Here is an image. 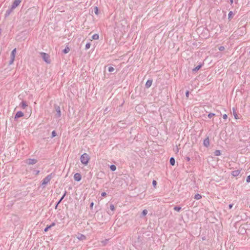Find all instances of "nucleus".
<instances>
[{"label":"nucleus","instance_id":"f257e3e1","mask_svg":"<svg viewBox=\"0 0 250 250\" xmlns=\"http://www.w3.org/2000/svg\"><path fill=\"white\" fill-rule=\"evenodd\" d=\"M89 159L90 157L89 155L86 153H84L83 154H82L80 157L81 163L84 165H87L89 161Z\"/></svg>","mask_w":250,"mask_h":250},{"label":"nucleus","instance_id":"f03ea898","mask_svg":"<svg viewBox=\"0 0 250 250\" xmlns=\"http://www.w3.org/2000/svg\"><path fill=\"white\" fill-rule=\"evenodd\" d=\"M52 173H51L50 174H49L47 176H46L42 181V186H43V187H44V186L48 183H49L50 180H51V179L52 178Z\"/></svg>","mask_w":250,"mask_h":250},{"label":"nucleus","instance_id":"7ed1b4c3","mask_svg":"<svg viewBox=\"0 0 250 250\" xmlns=\"http://www.w3.org/2000/svg\"><path fill=\"white\" fill-rule=\"evenodd\" d=\"M41 55L44 62L47 63H50V61L49 60V55L48 54L44 52H41Z\"/></svg>","mask_w":250,"mask_h":250},{"label":"nucleus","instance_id":"20e7f679","mask_svg":"<svg viewBox=\"0 0 250 250\" xmlns=\"http://www.w3.org/2000/svg\"><path fill=\"white\" fill-rule=\"evenodd\" d=\"M16 53V48H14L11 52V55H10V60L9 62V64L11 65L12 64L15 58V55Z\"/></svg>","mask_w":250,"mask_h":250},{"label":"nucleus","instance_id":"39448f33","mask_svg":"<svg viewBox=\"0 0 250 250\" xmlns=\"http://www.w3.org/2000/svg\"><path fill=\"white\" fill-rule=\"evenodd\" d=\"M54 109L55 111H56V114L55 115V116L56 118H60L61 117V108L60 106L58 105L55 104L54 105Z\"/></svg>","mask_w":250,"mask_h":250},{"label":"nucleus","instance_id":"423d86ee","mask_svg":"<svg viewBox=\"0 0 250 250\" xmlns=\"http://www.w3.org/2000/svg\"><path fill=\"white\" fill-rule=\"evenodd\" d=\"M38 162V160L36 159H28L26 160L25 163L29 165H34L37 163Z\"/></svg>","mask_w":250,"mask_h":250},{"label":"nucleus","instance_id":"0eeeda50","mask_svg":"<svg viewBox=\"0 0 250 250\" xmlns=\"http://www.w3.org/2000/svg\"><path fill=\"white\" fill-rule=\"evenodd\" d=\"M74 179L76 181L79 182L82 179V176L80 173H76L74 175Z\"/></svg>","mask_w":250,"mask_h":250},{"label":"nucleus","instance_id":"6e6552de","mask_svg":"<svg viewBox=\"0 0 250 250\" xmlns=\"http://www.w3.org/2000/svg\"><path fill=\"white\" fill-rule=\"evenodd\" d=\"M247 229H245L244 227L242 226H240L238 231L239 232V233H241L242 234H244L246 233L247 234Z\"/></svg>","mask_w":250,"mask_h":250},{"label":"nucleus","instance_id":"1a4fd4ad","mask_svg":"<svg viewBox=\"0 0 250 250\" xmlns=\"http://www.w3.org/2000/svg\"><path fill=\"white\" fill-rule=\"evenodd\" d=\"M14 8H12V6H11L10 8H9L6 11L4 15L5 18L8 17L10 14L12 13V12L13 11Z\"/></svg>","mask_w":250,"mask_h":250},{"label":"nucleus","instance_id":"9d476101","mask_svg":"<svg viewBox=\"0 0 250 250\" xmlns=\"http://www.w3.org/2000/svg\"><path fill=\"white\" fill-rule=\"evenodd\" d=\"M23 116L24 113L21 111H19L16 113V115H15L14 119L16 120L18 118L23 117Z\"/></svg>","mask_w":250,"mask_h":250},{"label":"nucleus","instance_id":"9b49d317","mask_svg":"<svg viewBox=\"0 0 250 250\" xmlns=\"http://www.w3.org/2000/svg\"><path fill=\"white\" fill-rule=\"evenodd\" d=\"M66 193H67L66 191H65L63 195L62 196V197L60 198V199L57 202V203L55 205V209L57 208L58 205L59 204H60V203L62 202V201L63 199V198L65 197V196L66 195Z\"/></svg>","mask_w":250,"mask_h":250},{"label":"nucleus","instance_id":"f8f14e48","mask_svg":"<svg viewBox=\"0 0 250 250\" xmlns=\"http://www.w3.org/2000/svg\"><path fill=\"white\" fill-rule=\"evenodd\" d=\"M203 145L204 146L206 147H208L209 146V140L208 137H207L204 140L203 142Z\"/></svg>","mask_w":250,"mask_h":250},{"label":"nucleus","instance_id":"ddd939ff","mask_svg":"<svg viewBox=\"0 0 250 250\" xmlns=\"http://www.w3.org/2000/svg\"><path fill=\"white\" fill-rule=\"evenodd\" d=\"M203 63H200L199 65H198L196 67H195V68H194L193 69H192V72H197L203 66Z\"/></svg>","mask_w":250,"mask_h":250},{"label":"nucleus","instance_id":"4468645a","mask_svg":"<svg viewBox=\"0 0 250 250\" xmlns=\"http://www.w3.org/2000/svg\"><path fill=\"white\" fill-rule=\"evenodd\" d=\"M152 83V80H150V79L148 80L145 84L146 87L147 88H149L151 86Z\"/></svg>","mask_w":250,"mask_h":250},{"label":"nucleus","instance_id":"2eb2a0df","mask_svg":"<svg viewBox=\"0 0 250 250\" xmlns=\"http://www.w3.org/2000/svg\"><path fill=\"white\" fill-rule=\"evenodd\" d=\"M240 170H234L232 171L231 175L234 177H236L240 173Z\"/></svg>","mask_w":250,"mask_h":250},{"label":"nucleus","instance_id":"dca6fc26","mask_svg":"<svg viewBox=\"0 0 250 250\" xmlns=\"http://www.w3.org/2000/svg\"><path fill=\"white\" fill-rule=\"evenodd\" d=\"M77 238L80 240H83L86 239V236L82 234L78 233Z\"/></svg>","mask_w":250,"mask_h":250},{"label":"nucleus","instance_id":"f3484780","mask_svg":"<svg viewBox=\"0 0 250 250\" xmlns=\"http://www.w3.org/2000/svg\"><path fill=\"white\" fill-rule=\"evenodd\" d=\"M20 106L22 109H25L28 105L25 101H22L20 104Z\"/></svg>","mask_w":250,"mask_h":250},{"label":"nucleus","instance_id":"a211bd4d","mask_svg":"<svg viewBox=\"0 0 250 250\" xmlns=\"http://www.w3.org/2000/svg\"><path fill=\"white\" fill-rule=\"evenodd\" d=\"M232 112L235 119H238L239 118L238 116V115L236 113V109L234 107L232 108Z\"/></svg>","mask_w":250,"mask_h":250},{"label":"nucleus","instance_id":"6ab92c4d","mask_svg":"<svg viewBox=\"0 0 250 250\" xmlns=\"http://www.w3.org/2000/svg\"><path fill=\"white\" fill-rule=\"evenodd\" d=\"M19 4L20 3L19 2L14 0L11 6H12V8L15 9L19 5Z\"/></svg>","mask_w":250,"mask_h":250},{"label":"nucleus","instance_id":"aec40b11","mask_svg":"<svg viewBox=\"0 0 250 250\" xmlns=\"http://www.w3.org/2000/svg\"><path fill=\"white\" fill-rule=\"evenodd\" d=\"M169 163L170 165L173 166L175 164V160L174 157H171L169 159Z\"/></svg>","mask_w":250,"mask_h":250},{"label":"nucleus","instance_id":"412c9836","mask_svg":"<svg viewBox=\"0 0 250 250\" xmlns=\"http://www.w3.org/2000/svg\"><path fill=\"white\" fill-rule=\"evenodd\" d=\"M109 239H105L101 241V243L103 246H105L108 242Z\"/></svg>","mask_w":250,"mask_h":250},{"label":"nucleus","instance_id":"4be33fe9","mask_svg":"<svg viewBox=\"0 0 250 250\" xmlns=\"http://www.w3.org/2000/svg\"><path fill=\"white\" fill-rule=\"evenodd\" d=\"M70 51V48L68 46H66L64 49L62 50V52L64 54L68 53Z\"/></svg>","mask_w":250,"mask_h":250},{"label":"nucleus","instance_id":"5701e85b","mask_svg":"<svg viewBox=\"0 0 250 250\" xmlns=\"http://www.w3.org/2000/svg\"><path fill=\"white\" fill-rule=\"evenodd\" d=\"M147 212L148 211L146 209H144L141 214V217L145 216L147 214Z\"/></svg>","mask_w":250,"mask_h":250},{"label":"nucleus","instance_id":"b1692460","mask_svg":"<svg viewBox=\"0 0 250 250\" xmlns=\"http://www.w3.org/2000/svg\"><path fill=\"white\" fill-rule=\"evenodd\" d=\"M234 15L232 11H229L228 15V19L230 21V20L232 19V16Z\"/></svg>","mask_w":250,"mask_h":250},{"label":"nucleus","instance_id":"393cba45","mask_svg":"<svg viewBox=\"0 0 250 250\" xmlns=\"http://www.w3.org/2000/svg\"><path fill=\"white\" fill-rule=\"evenodd\" d=\"M221 154V151L219 150H216L214 152V154L216 156H220Z\"/></svg>","mask_w":250,"mask_h":250},{"label":"nucleus","instance_id":"a878e982","mask_svg":"<svg viewBox=\"0 0 250 250\" xmlns=\"http://www.w3.org/2000/svg\"><path fill=\"white\" fill-rule=\"evenodd\" d=\"M110 170L112 171H114L116 170V167L115 165H110Z\"/></svg>","mask_w":250,"mask_h":250},{"label":"nucleus","instance_id":"bb28decb","mask_svg":"<svg viewBox=\"0 0 250 250\" xmlns=\"http://www.w3.org/2000/svg\"><path fill=\"white\" fill-rule=\"evenodd\" d=\"M194 199L196 200L200 199L202 198V196L201 194H196L194 196Z\"/></svg>","mask_w":250,"mask_h":250},{"label":"nucleus","instance_id":"cd10ccee","mask_svg":"<svg viewBox=\"0 0 250 250\" xmlns=\"http://www.w3.org/2000/svg\"><path fill=\"white\" fill-rule=\"evenodd\" d=\"M94 13L96 15H98L99 14V9H98V7L97 6H95L94 7Z\"/></svg>","mask_w":250,"mask_h":250},{"label":"nucleus","instance_id":"c85d7f7f","mask_svg":"<svg viewBox=\"0 0 250 250\" xmlns=\"http://www.w3.org/2000/svg\"><path fill=\"white\" fill-rule=\"evenodd\" d=\"M99 35L97 34H94L92 36V39L93 40H98L99 39Z\"/></svg>","mask_w":250,"mask_h":250},{"label":"nucleus","instance_id":"c756f323","mask_svg":"<svg viewBox=\"0 0 250 250\" xmlns=\"http://www.w3.org/2000/svg\"><path fill=\"white\" fill-rule=\"evenodd\" d=\"M181 209V207L179 206H175L174 207V210L176 211H179Z\"/></svg>","mask_w":250,"mask_h":250},{"label":"nucleus","instance_id":"7c9ffc66","mask_svg":"<svg viewBox=\"0 0 250 250\" xmlns=\"http://www.w3.org/2000/svg\"><path fill=\"white\" fill-rule=\"evenodd\" d=\"M56 135H57V133L56 132V131L55 130L52 131L51 132V138L55 137V136H56Z\"/></svg>","mask_w":250,"mask_h":250},{"label":"nucleus","instance_id":"2f4dec72","mask_svg":"<svg viewBox=\"0 0 250 250\" xmlns=\"http://www.w3.org/2000/svg\"><path fill=\"white\" fill-rule=\"evenodd\" d=\"M90 46H91V44L89 42L87 43L85 45V49L86 50L90 48Z\"/></svg>","mask_w":250,"mask_h":250},{"label":"nucleus","instance_id":"473e14b6","mask_svg":"<svg viewBox=\"0 0 250 250\" xmlns=\"http://www.w3.org/2000/svg\"><path fill=\"white\" fill-rule=\"evenodd\" d=\"M215 114L214 113H209L208 115V117L209 118H212L213 116H215Z\"/></svg>","mask_w":250,"mask_h":250},{"label":"nucleus","instance_id":"72a5a7b5","mask_svg":"<svg viewBox=\"0 0 250 250\" xmlns=\"http://www.w3.org/2000/svg\"><path fill=\"white\" fill-rule=\"evenodd\" d=\"M108 70L109 72H112L114 70V68L112 66H110L108 67Z\"/></svg>","mask_w":250,"mask_h":250},{"label":"nucleus","instance_id":"f704fd0d","mask_svg":"<svg viewBox=\"0 0 250 250\" xmlns=\"http://www.w3.org/2000/svg\"><path fill=\"white\" fill-rule=\"evenodd\" d=\"M50 228H50V226L49 225H47V226L45 227V228L44 229V231L45 232H47V231L49 230V229H50Z\"/></svg>","mask_w":250,"mask_h":250},{"label":"nucleus","instance_id":"c9c22d12","mask_svg":"<svg viewBox=\"0 0 250 250\" xmlns=\"http://www.w3.org/2000/svg\"><path fill=\"white\" fill-rule=\"evenodd\" d=\"M109 208L112 211H114L115 210V207L113 204H110Z\"/></svg>","mask_w":250,"mask_h":250},{"label":"nucleus","instance_id":"e433bc0d","mask_svg":"<svg viewBox=\"0 0 250 250\" xmlns=\"http://www.w3.org/2000/svg\"><path fill=\"white\" fill-rule=\"evenodd\" d=\"M156 185H157L156 181L155 180H153L152 181V185L154 187V188H156Z\"/></svg>","mask_w":250,"mask_h":250},{"label":"nucleus","instance_id":"4c0bfd02","mask_svg":"<svg viewBox=\"0 0 250 250\" xmlns=\"http://www.w3.org/2000/svg\"><path fill=\"white\" fill-rule=\"evenodd\" d=\"M218 49L220 51H223V50H225V47L223 46H220L219 47Z\"/></svg>","mask_w":250,"mask_h":250},{"label":"nucleus","instance_id":"58836bf2","mask_svg":"<svg viewBox=\"0 0 250 250\" xmlns=\"http://www.w3.org/2000/svg\"><path fill=\"white\" fill-rule=\"evenodd\" d=\"M34 173L35 175H37L39 174V173H40V170L34 169Z\"/></svg>","mask_w":250,"mask_h":250},{"label":"nucleus","instance_id":"ea45409f","mask_svg":"<svg viewBox=\"0 0 250 250\" xmlns=\"http://www.w3.org/2000/svg\"><path fill=\"white\" fill-rule=\"evenodd\" d=\"M246 182L247 183L250 182V174L248 176H247V177L246 178Z\"/></svg>","mask_w":250,"mask_h":250},{"label":"nucleus","instance_id":"a19ab883","mask_svg":"<svg viewBox=\"0 0 250 250\" xmlns=\"http://www.w3.org/2000/svg\"><path fill=\"white\" fill-rule=\"evenodd\" d=\"M189 92L188 90H187L186 92V96L187 98H188V96H189Z\"/></svg>","mask_w":250,"mask_h":250},{"label":"nucleus","instance_id":"79ce46f5","mask_svg":"<svg viewBox=\"0 0 250 250\" xmlns=\"http://www.w3.org/2000/svg\"><path fill=\"white\" fill-rule=\"evenodd\" d=\"M93 206H94V203L92 202H91V203H90V206H89L90 208L91 209H92L93 208Z\"/></svg>","mask_w":250,"mask_h":250},{"label":"nucleus","instance_id":"37998d69","mask_svg":"<svg viewBox=\"0 0 250 250\" xmlns=\"http://www.w3.org/2000/svg\"><path fill=\"white\" fill-rule=\"evenodd\" d=\"M106 192H102V193H101V196H102V197H105V196H106Z\"/></svg>","mask_w":250,"mask_h":250},{"label":"nucleus","instance_id":"c03bdc74","mask_svg":"<svg viewBox=\"0 0 250 250\" xmlns=\"http://www.w3.org/2000/svg\"><path fill=\"white\" fill-rule=\"evenodd\" d=\"M247 236L250 238V229H247Z\"/></svg>","mask_w":250,"mask_h":250},{"label":"nucleus","instance_id":"a18cd8bd","mask_svg":"<svg viewBox=\"0 0 250 250\" xmlns=\"http://www.w3.org/2000/svg\"><path fill=\"white\" fill-rule=\"evenodd\" d=\"M223 118L224 119H227L228 118V115L225 114L223 115Z\"/></svg>","mask_w":250,"mask_h":250},{"label":"nucleus","instance_id":"49530a36","mask_svg":"<svg viewBox=\"0 0 250 250\" xmlns=\"http://www.w3.org/2000/svg\"><path fill=\"white\" fill-rule=\"evenodd\" d=\"M185 159L187 161L189 162L190 160L189 157L187 156L185 157Z\"/></svg>","mask_w":250,"mask_h":250},{"label":"nucleus","instance_id":"de8ad7c7","mask_svg":"<svg viewBox=\"0 0 250 250\" xmlns=\"http://www.w3.org/2000/svg\"><path fill=\"white\" fill-rule=\"evenodd\" d=\"M56 225V223L55 222H53L52 223V224L51 225H50L49 226H50V228H51L52 227H54Z\"/></svg>","mask_w":250,"mask_h":250},{"label":"nucleus","instance_id":"09e8293b","mask_svg":"<svg viewBox=\"0 0 250 250\" xmlns=\"http://www.w3.org/2000/svg\"><path fill=\"white\" fill-rule=\"evenodd\" d=\"M233 206V204H229V209H231L232 208Z\"/></svg>","mask_w":250,"mask_h":250},{"label":"nucleus","instance_id":"8fccbe9b","mask_svg":"<svg viewBox=\"0 0 250 250\" xmlns=\"http://www.w3.org/2000/svg\"><path fill=\"white\" fill-rule=\"evenodd\" d=\"M230 0V4H232L233 2V0Z\"/></svg>","mask_w":250,"mask_h":250},{"label":"nucleus","instance_id":"3c124183","mask_svg":"<svg viewBox=\"0 0 250 250\" xmlns=\"http://www.w3.org/2000/svg\"><path fill=\"white\" fill-rule=\"evenodd\" d=\"M202 240H206V237H202Z\"/></svg>","mask_w":250,"mask_h":250}]
</instances>
